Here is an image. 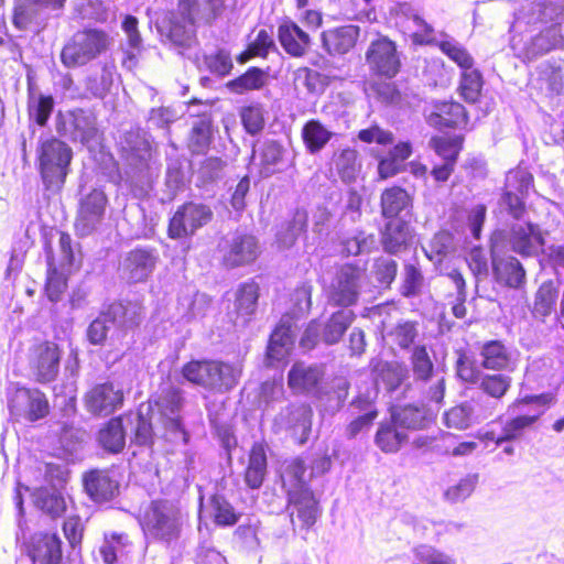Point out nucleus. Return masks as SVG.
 Masks as SVG:
<instances>
[{
    "label": "nucleus",
    "instance_id": "nucleus-16",
    "mask_svg": "<svg viewBox=\"0 0 564 564\" xmlns=\"http://www.w3.org/2000/svg\"><path fill=\"white\" fill-rule=\"evenodd\" d=\"M415 231L410 221L399 218L388 220L380 232V245L388 254L408 250L414 242Z\"/></svg>",
    "mask_w": 564,
    "mask_h": 564
},
{
    "label": "nucleus",
    "instance_id": "nucleus-63",
    "mask_svg": "<svg viewBox=\"0 0 564 564\" xmlns=\"http://www.w3.org/2000/svg\"><path fill=\"white\" fill-rule=\"evenodd\" d=\"M154 437L155 433L151 419L139 413L132 434V443L141 447H152L154 444Z\"/></svg>",
    "mask_w": 564,
    "mask_h": 564
},
{
    "label": "nucleus",
    "instance_id": "nucleus-13",
    "mask_svg": "<svg viewBox=\"0 0 564 564\" xmlns=\"http://www.w3.org/2000/svg\"><path fill=\"white\" fill-rule=\"evenodd\" d=\"M218 250L221 253V264L227 269L250 264L260 253L258 240L250 234H235L229 239H223Z\"/></svg>",
    "mask_w": 564,
    "mask_h": 564
},
{
    "label": "nucleus",
    "instance_id": "nucleus-37",
    "mask_svg": "<svg viewBox=\"0 0 564 564\" xmlns=\"http://www.w3.org/2000/svg\"><path fill=\"white\" fill-rule=\"evenodd\" d=\"M558 286L552 280L543 281L536 289L533 297L531 313L535 318L544 319L555 312L558 300Z\"/></svg>",
    "mask_w": 564,
    "mask_h": 564
},
{
    "label": "nucleus",
    "instance_id": "nucleus-27",
    "mask_svg": "<svg viewBox=\"0 0 564 564\" xmlns=\"http://www.w3.org/2000/svg\"><path fill=\"white\" fill-rule=\"evenodd\" d=\"M291 326L279 323L272 330L267 346V362L269 366L286 364L293 348Z\"/></svg>",
    "mask_w": 564,
    "mask_h": 564
},
{
    "label": "nucleus",
    "instance_id": "nucleus-31",
    "mask_svg": "<svg viewBox=\"0 0 564 564\" xmlns=\"http://www.w3.org/2000/svg\"><path fill=\"white\" fill-rule=\"evenodd\" d=\"M260 286L254 280L239 284L234 302L235 321L248 323L257 311Z\"/></svg>",
    "mask_w": 564,
    "mask_h": 564
},
{
    "label": "nucleus",
    "instance_id": "nucleus-64",
    "mask_svg": "<svg viewBox=\"0 0 564 564\" xmlns=\"http://www.w3.org/2000/svg\"><path fill=\"white\" fill-rule=\"evenodd\" d=\"M373 274L378 283L389 288L398 274V263L393 259L378 258L373 262Z\"/></svg>",
    "mask_w": 564,
    "mask_h": 564
},
{
    "label": "nucleus",
    "instance_id": "nucleus-17",
    "mask_svg": "<svg viewBox=\"0 0 564 564\" xmlns=\"http://www.w3.org/2000/svg\"><path fill=\"white\" fill-rule=\"evenodd\" d=\"M28 555L32 564H62V541L56 533H36L31 538Z\"/></svg>",
    "mask_w": 564,
    "mask_h": 564
},
{
    "label": "nucleus",
    "instance_id": "nucleus-56",
    "mask_svg": "<svg viewBox=\"0 0 564 564\" xmlns=\"http://www.w3.org/2000/svg\"><path fill=\"white\" fill-rule=\"evenodd\" d=\"M67 286L68 279L63 272L54 265L47 269L44 292L51 302L56 303L61 301Z\"/></svg>",
    "mask_w": 564,
    "mask_h": 564
},
{
    "label": "nucleus",
    "instance_id": "nucleus-54",
    "mask_svg": "<svg viewBox=\"0 0 564 564\" xmlns=\"http://www.w3.org/2000/svg\"><path fill=\"white\" fill-rule=\"evenodd\" d=\"M394 345L401 350L412 348L419 337V322L416 321H400L389 332Z\"/></svg>",
    "mask_w": 564,
    "mask_h": 564
},
{
    "label": "nucleus",
    "instance_id": "nucleus-15",
    "mask_svg": "<svg viewBox=\"0 0 564 564\" xmlns=\"http://www.w3.org/2000/svg\"><path fill=\"white\" fill-rule=\"evenodd\" d=\"M427 123L438 130L466 129L469 123V113L463 104L456 100H443L433 105L426 117Z\"/></svg>",
    "mask_w": 564,
    "mask_h": 564
},
{
    "label": "nucleus",
    "instance_id": "nucleus-18",
    "mask_svg": "<svg viewBox=\"0 0 564 564\" xmlns=\"http://www.w3.org/2000/svg\"><path fill=\"white\" fill-rule=\"evenodd\" d=\"M360 28L355 24H345L324 30L321 33L322 47L332 56L345 55L358 43Z\"/></svg>",
    "mask_w": 564,
    "mask_h": 564
},
{
    "label": "nucleus",
    "instance_id": "nucleus-36",
    "mask_svg": "<svg viewBox=\"0 0 564 564\" xmlns=\"http://www.w3.org/2000/svg\"><path fill=\"white\" fill-rule=\"evenodd\" d=\"M413 199L406 189L401 186H391L381 193L380 208L381 215L386 219H399L398 216L412 208Z\"/></svg>",
    "mask_w": 564,
    "mask_h": 564
},
{
    "label": "nucleus",
    "instance_id": "nucleus-44",
    "mask_svg": "<svg viewBox=\"0 0 564 564\" xmlns=\"http://www.w3.org/2000/svg\"><path fill=\"white\" fill-rule=\"evenodd\" d=\"M352 311H336L334 312L324 325L322 337L325 344H337L355 321Z\"/></svg>",
    "mask_w": 564,
    "mask_h": 564
},
{
    "label": "nucleus",
    "instance_id": "nucleus-50",
    "mask_svg": "<svg viewBox=\"0 0 564 564\" xmlns=\"http://www.w3.org/2000/svg\"><path fill=\"white\" fill-rule=\"evenodd\" d=\"M540 416L541 414L538 413L511 417L505 423L501 434L496 440V445H501L520 438L527 429H530L538 422Z\"/></svg>",
    "mask_w": 564,
    "mask_h": 564
},
{
    "label": "nucleus",
    "instance_id": "nucleus-20",
    "mask_svg": "<svg viewBox=\"0 0 564 564\" xmlns=\"http://www.w3.org/2000/svg\"><path fill=\"white\" fill-rule=\"evenodd\" d=\"M110 324L117 325L123 333L138 329L144 318V306L138 301H115L104 307Z\"/></svg>",
    "mask_w": 564,
    "mask_h": 564
},
{
    "label": "nucleus",
    "instance_id": "nucleus-47",
    "mask_svg": "<svg viewBox=\"0 0 564 564\" xmlns=\"http://www.w3.org/2000/svg\"><path fill=\"white\" fill-rule=\"evenodd\" d=\"M210 516L216 525L232 527L240 517L241 512L227 499L226 496H210Z\"/></svg>",
    "mask_w": 564,
    "mask_h": 564
},
{
    "label": "nucleus",
    "instance_id": "nucleus-40",
    "mask_svg": "<svg viewBox=\"0 0 564 564\" xmlns=\"http://www.w3.org/2000/svg\"><path fill=\"white\" fill-rule=\"evenodd\" d=\"M390 415L402 430H423L432 422L427 411L423 406L414 404H405L394 409Z\"/></svg>",
    "mask_w": 564,
    "mask_h": 564
},
{
    "label": "nucleus",
    "instance_id": "nucleus-39",
    "mask_svg": "<svg viewBox=\"0 0 564 564\" xmlns=\"http://www.w3.org/2000/svg\"><path fill=\"white\" fill-rule=\"evenodd\" d=\"M334 137L321 120L310 119L301 129V138L306 151L316 154L322 151Z\"/></svg>",
    "mask_w": 564,
    "mask_h": 564
},
{
    "label": "nucleus",
    "instance_id": "nucleus-7",
    "mask_svg": "<svg viewBox=\"0 0 564 564\" xmlns=\"http://www.w3.org/2000/svg\"><path fill=\"white\" fill-rule=\"evenodd\" d=\"M365 59L370 72L380 78L392 79L402 67L397 43L383 34H378L370 42Z\"/></svg>",
    "mask_w": 564,
    "mask_h": 564
},
{
    "label": "nucleus",
    "instance_id": "nucleus-34",
    "mask_svg": "<svg viewBox=\"0 0 564 564\" xmlns=\"http://www.w3.org/2000/svg\"><path fill=\"white\" fill-rule=\"evenodd\" d=\"M324 372L318 366H305L303 362H295L288 373V384L294 392H308L316 389Z\"/></svg>",
    "mask_w": 564,
    "mask_h": 564
},
{
    "label": "nucleus",
    "instance_id": "nucleus-46",
    "mask_svg": "<svg viewBox=\"0 0 564 564\" xmlns=\"http://www.w3.org/2000/svg\"><path fill=\"white\" fill-rule=\"evenodd\" d=\"M83 486L86 494H115L119 482L106 469H89L83 474Z\"/></svg>",
    "mask_w": 564,
    "mask_h": 564
},
{
    "label": "nucleus",
    "instance_id": "nucleus-57",
    "mask_svg": "<svg viewBox=\"0 0 564 564\" xmlns=\"http://www.w3.org/2000/svg\"><path fill=\"white\" fill-rule=\"evenodd\" d=\"M205 67L218 77L229 75L234 68L231 55L224 48L217 50L213 53L203 56Z\"/></svg>",
    "mask_w": 564,
    "mask_h": 564
},
{
    "label": "nucleus",
    "instance_id": "nucleus-1",
    "mask_svg": "<svg viewBox=\"0 0 564 564\" xmlns=\"http://www.w3.org/2000/svg\"><path fill=\"white\" fill-rule=\"evenodd\" d=\"M72 160V148L59 138L50 137L39 141L37 171L46 191L61 192L69 173Z\"/></svg>",
    "mask_w": 564,
    "mask_h": 564
},
{
    "label": "nucleus",
    "instance_id": "nucleus-21",
    "mask_svg": "<svg viewBox=\"0 0 564 564\" xmlns=\"http://www.w3.org/2000/svg\"><path fill=\"white\" fill-rule=\"evenodd\" d=\"M517 182V186L510 184L505 185L500 194L499 207L512 219L519 220L522 219L528 212V188L529 185L532 184L533 177L532 175H528L527 177L521 176Z\"/></svg>",
    "mask_w": 564,
    "mask_h": 564
},
{
    "label": "nucleus",
    "instance_id": "nucleus-35",
    "mask_svg": "<svg viewBox=\"0 0 564 564\" xmlns=\"http://www.w3.org/2000/svg\"><path fill=\"white\" fill-rule=\"evenodd\" d=\"M408 441V434L393 422L390 416L389 420L379 423L378 430L375 434V444L377 447L386 453L393 454L401 449Z\"/></svg>",
    "mask_w": 564,
    "mask_h": 564
},
{
    "label": "nucleus",
    "instance_id": "nucleus-61",
    "mask_svg": "<svg viewBox=\"0 0 564 564\" xmlns=\"http://www.w3.org/2000/svg\"><path fill=\"white\" fill-rule=\"evenodd\" d=\"M456 375L460 381L468 384H478L484 376L475 360L465 352H462L456 360Z\"/></svg>",
    "mask_w": 564,
    "mask_h": 564
},
{
    "label": "nucleus",
    "instance_id": "nucleus-12",
    "mask_svg": "<svg viewBox=\"0 0 564 564\" xmlns=\"http://www.w3.org/2000/svg\"><path fill=\"white\" fill-rule=\"evenodd\" d=\"M528 87L540 99H552L564 91V70L556 61H545L529 75Z\"/></svg>",
    "mask_w": 564,
    "mask_h": 564
},
{
    "label": "nucleus",
    "instance_id": "nucleus-8",
    "mask_svg": "<svg viewBox=\"0 0 564 564\" xmlns=\"http://www.w3.org/2000/svg\"><path fill=\"white\" fill-rule=\"evenodd\" d=\"M213 219V210L209 206L185 202L177 207L169 219L166 234L171 239H184L192 237L199 228L206 226Z\"/></svg>",
    "mask_w": 564,
    "mask_h": 564
},
{
    "label": "nucleus",
    "instance_id": "nucleus-38",
    "mask_svg": "<svg viewBox=\"0 0 564 564\" xmlns=\"http://www.w3.org/2000/svg\"><path fill=\"white\" fill-rule=\"evenodd\" d=\"M213 142V120L209 115L203 113L198 116V120L194 122L188 138L187 148L192 154L204 155L208 152Z\"/></svg>",
    "mask_w": 564,
    "mask_h": 564
},
{
    "label": "nucleus",
    "instance_id": "nucleus-14",
    "mask_svg": "<svg viewBox=\"0 0 564 564\" xmlns=\"http://www.w3.org/2000/svg\"><path fill=\"white\" fill-rule=\"evenodd\" d=\"M510 249L522 258H533L544 251L546 239L539 224H514L508 234Z\"/></svg>",
    "mask_w": 564,
    "mask_h": 564
},
{
    "label": "nucleus",
    "instance_id": "nucleus-48",
    "mask_svg": "<svg viewBox=\"0 0 564 564\" xmlns=\"http://www.w3.org/2000/svg\"><path fill=\"white\" fill-rule=\"evenodd\" d=\"M289 508L305 528L312 527L317 518L318 502L315 496H291Z\"/></svg>",
    "mask_w": 564,
    "mask_h": 564
},
{
    "label": "nucleus",
    "instance_id": "nucleus-55",
    "mask_svg": "<svg viewBox=\"0 0 564 564\" xmlns=\"http://www.w3.org/2000/svg\"><path fill=\"white\" fill-rule=\"evenodd\" d=\"M184 392L178 387H170L154 401L155 406L159 410L160 416L181 414V410L184 405Z\"/></svg>",
    "mask_w": 564,
    "mask_h": 564
},
{
    "label": "nucleus",
    "instance_id": "nucleus-53",
    "mask_svg": "<svg viewBox=\"0 0 564 564\" xmlns=\"http://www.w3.org/2000/svg\"><path fill=\"white\" fill-rule=\"evenodd\" d=\"M152 156L150 143L144 139L137 140L132 145L124 148L121 158L133 170L142 171L149 167Z\"/></svg>",
    "mask_w": 564,
    "mask_h": 564
},
{
    "label": "nucleus",
    "instance_id": "nucleus-49",
    "mask_svg": "<svg viewBox=\"0 0 564 564\" xmlns=\"http://www.w3.org/2000/svg\"><path fill=\"white\" fill-rule=\"evenodd\" d=\"M511 377L497 371V373H485L478 383L479 390L487 397L501 400L511 389Z\"/></svg>",
    "mask_w": 564,
    "mask_h": 564
},
{
    "label": "nucleus",
    "instance_id": "nucleus-23",
    "mask_svg": "<svg viewBox=\"0 0 564 564\" xmlns=\"http://www.w3.org/2000/svg\"><path fill=\"white\" fill-rule=\"evenodd\" d=\"M278 40L284 52L292 57L304 56L312 43L310 34L291 19H284L279 24Z\"/></svg>",
    "mask_w": 564,
    "mask_h": 564
},
{
    "label": "nucleus",
    "instance_id": "nucleus-59",
    "mask_svg": "<svg viewBox=\"0 0 564 564\" xmlns=\"http://www.w3.org/2000/svg\"><path fill=\"white\" fill-rule=\"evenodd\" d=\"M373 90L382 102L390 105H401L411 95L408 88L402 89L394 82L376 84Z\"/></svg>",
    "mask_w": 564,
    "mask_h": 564
},
{
    "label": "nucleus",
    "instance_id": "nucleus-22",
    "mask_svg": "<svg viewBox=\"0 0 564 564\" xmlns=\"http://www.w3.org/2000/svg\"><path fill=\"white\" fill-rule=\"evenodd\" d=\"M156 261L153 249L134 248L127 253L122 272L130 283L144 282L154 270Z\"/></svg>",
    "mask_w": 564,
    "mask_h": 564
},
{
    "label": "nucleus",
    "instance_id": "nucleus-45",
    "mask_svg": "<svg viewBox=\"0 0 564 564\" xmlns=\"http://www.w3.org/2000/svg\"><path fill=\"white\" fill-rule=\"evenodd\" d=\"M400 564H456V560L432 545L421 544L404 555Z\"/></svg>",
    "mask_w": 564,
    "mask_h": 564
},
{
    "label": "nucleus",
    "instance_id": "nucleus-29",
    "mask_svg": "<svg viewBox=\"0 0 564 564\" xmlns=\"http://www.w3.org/2000/svg\"><path fill=\"white\" fill-rule=\"evenodd\" d=\"M480 366L490 371L513 370V361L508 347L498 339L485 341L479 351Z\"/></svg>",
    "mask_w": 564,
    "mask_h": 564
},
{
    "label": "nucleus",
    "instance_id": "nucleus-26",
    "mask_svg": "<svg viewBox=\"0 0 564 564\" xmlns=\"http://www.w3.org/2000/svg\"><path fill=\"white\" fill-rule=\"evenodd\" d=\"M370 371L375 383L381 384L390 393L397 391L408 378L406 367L399 361L371 360Z\"/></svg>",
    "mask_w": 564,
    "mask_h": 564
},
{
    "label": "nucleus",
    "instance_id": "nucleus-60",
    "mask_svg": "<svg viewBox=\"0 0 564 564\" xmlns=\"http://www.w3.org/2000/svg\"><path fill=\"white\" fill-rule=\"evenodd\" d=\"M110 319L102 308L98 316L88 325L86 330L87 340L95 346H102L108 338Z\"/></svg>",
    "mask_w": 564,
    "mask_h": 564
},
{
    "label": "nucleus",
    "instance_id": "nucleus-42",
    "mask_svg": "<svg viewBox=\"0 0 564 564\" xmlns=\"http://www.w3.org/2000/svg\"><path fill=\"white\" fill-rule=\"evenodd\" d=\"M432 350L424 344L411 348L409 361L415 381L427 382L434 375Z\"/></svg>",
    "mask_w": 564,
    "mask_h": 564
},
{
    "label": "nucleus",
    "instance_id": "nucleus-10",
    "mask_svg": "<svg viewBox=\"0 0 564 564\" xmlns=\"http://www.w3.org/2000/svg\"><path fill=\"white\" fill-rule=\"evenodd\" d=\"M365 269L355 263H346L339 268L328 292L332 306L349 307L357 303L360 281Z\"/></svg>",
    "mask_w": 564,
    "mask_h": 564
},
{
    "label": "nucleus",
    "instance_id": "nucleus-4",
    "mask_svg": "<svg viewBox=\"0 0 564 564\" xmlns=\"http://www.w3.org/2000/svg\"><path fill=\"white\" fill-rule=\"evenodd\" d=\"M111 45L110 35L102 29L84 28L76 31L63 45L61 63L66 68L87 65L105 54Z\"/></svg>",
    "mask_w": 564,
    "mask_h": 564
},
{
    "label": "nucleus",
    "instance_id": "nucleus-33",
    "mask_svg": "<svg viewBox=\"0 0 564 564\" xmlns=\"http://www.w3.org/2000/svg\"><path fill=\"white\" fill-rule=\"evenodd\" d=\"M99 445L108 453L119 454L126 446V429L123 415L111 416L98 431Z\"/></svg>",
    "mask_w": 564,
    "mask_h": 564
},
{
    "label": "nucleus",
    "instance_id": "nucleus-43",
    "mask_svg": "<svg viewBox=\"0 0 564 564\" xmlns=\"http://www.w3.org/2000/svg\"><path fill=\"white\" fill-rule=\"evenodd\" d=\"M484 85L485 79L481 72L474 67L460 72L457 93L466 102L477 104L481 99Z\"/></svg>",
    "mask_w": 564,
    "mask_h": 564
},
{
    "label": "nucleus",
    "instance_id": "nucleus-2",
    "mask_svg": "<svg viewBox=\"0 0 564 564\" xmlns=\"http://www.w3.org/2000/svg\"><path fill=\"white\" fill-rule=\"evenodd\" d=\"M181 375L188 383L214 393H226L239 382V373L231 364L210 358L186 361Z\"/></svg>",
    "mask_w": 564,
    "mask_h": 564
},
{
    "label": "nucleus",
    "instance_id": "nucleus-24",
    "mask_svg": "<svg viewBox=\"0 0 564 564\" xmlns=\"http://www.w3.org/2000/svg\"><path fill=\"white\" fill-rule=\"evenodd\" d=\"M283 420L294 441L302 445L312 432L313 410L307 403H293L285 408Z\"/></svg>",
    "mask_w": 564,
    "mask_h": 564
},
{
    "label": "nucleus",
    "instance_id": "nucleus-9",
    "mask_svg": "<svg viewBox=\"0 0 564 564\" xmlns=\"http://www.w3.org/2000/svg\"><path fill=\"white\" fill-rule=\"evenodd\" d=\"M124 391L112 381H105L89 388L83 398L86 411L96 417H106L124 404Z\"/></svg>",
    "mask_w": 564,
    "mask_h": 564
},
{
    "label": "nucleus",
    "instance_id": "nucleus-19",
    "mask_svg": "<svg viewBox=\"0 0 564 564\" xmlns=\"http://www.w3.org/2000/svg\"><path fill=\"white\" fill-rule=\"evenodd\" d=\"M491 268L497 284L511 290H521L525 286L527 271L514 256L494 257Z\"/></svg>",
    "mask_w": 564,
    "mask_h": 564
},
{
    "label": "nucleus",
    "instance_id": "nucleus-28",
    "mask_svg": "<svg viewBox=\"0 0 564 564\" xmlns=\"http://www.w3.org/2000/svg\"><path fill=\"white\" fill-rule=\"evenodd\" d=\"M361 160L356 149L347 147L335 151L329 160V171L334 172L341 182H355L361 172Z\"/></svg>",
    "mask_w": 564,
    "mask_h": 564
},
{
    "label": "nucleus",
    "instance_id": "nucleus-32",
    "mask_svg": "<svg viewBox=\"0 0 564 564\" xmlns=\"http://www.w3.org/2000/svg\"><path fill=\"white\" fill-rule=\"evenodd\" d=\"M55 100L52 95L35 94V85L33 80L28 77V101L26 112L31 121L39 127H45L53 113Z\"/></svg>",
    "mask_w": 564,
    "mask_h": 564
},
{
    "label": "nucleus",
    "instance_id": "nucleus-58",
    "mask_svg": "<svg viewBox=\"0 0 564 564\" xmlns=\"http://www.w3.org/2000/svg\"><path fill=\"white\" fill-rule=\"evenodd\" d=\"M438 47L462 72L474 68L475 61L470 53L462 45L452 41H442Z\"/></svg>",
    "mask_w": 564,
    "mask_h": 564
},
{
    "label": "nucleus",
    "instance_id": "nucleus-11",
    "mask_svg": "<svg viewBox=\"0 0 564 564\" xmlns=\"http://www.w3.org/2000/svg\"><path fill=\"white\" fill-rule=\"evenodd\" d=\"M108 197L100 188H93L78 203L74 221L75 231L78 236L91 235L104 220Z\"/></svg>",
    "mask_w": 564,
    "mask_h": 564
},
{
    "label": "nucleus",
    "instance_id": "nucleus-52",
    "mask_svg": "<svg viewBox=\"0 0 564 564\" xmlns=\"http://www.w3.org/2000/svg\"><path fill=\"white\" fill-rule=\"evenodd\" d=\"M239 117L245 131L250 135L261 133L265 127V110L260 102L242 106Z\"/></svg>",
    "mask_w": 564,
    "mask_h": 564
},
{
    "label": "nucleus",
    "instance_id": "nucleus-41",
    "mask_svg": "<svg viewBox=\"0 0 564 564\" xmlns=\"http://www.w3.org/2000/svg\"><path fill=\"white\" fill-rule=\"evenodd\" d=\"M464 134H436L430 141V148L445 162L457 163L464 149Z\"/></svg>",
    "mask_w": 564,
    "mask_h": 564
},
{
    "label": "nucleus",
    "instance_id": "nucleus-6",
    "mask_svg": "<svg viewBox=\"0 0 564 564\" xmlns=\"http://www.w3.org/2000/svg\"><path fill=\"white\" fill-rule=\"evenodd\" d=\"M62 358L63 349L56 341L34 339L26 352L30 377L40 384L54 382L59 375Z\"/></svg>",
    "mask_w": 564,
    "mask_h": 564
},
{
    "label": "nucleus",
    "instance_id": "nucleus-51",
    "mask_svg": "<svg viewBox=\"0 0 564 564\" xmlns=\"http://www.w3.org/2000/svg\"><path fill=\"white\" fill-rule=\"evenodd\" d=\"M265 85L262 69L250 67L243 74L229 80L226 87L234 94L242 95L247 91L259 90Z\"/></svg>",
    "mask_w": 564,
    "mask_h": 564
},
{
    "label": "nucleus",
    "instance_id": "nucleus-62",
    "mask_svg": "<svg viewBox=\"0 0 564 564\" xmlns=\"http://www.w3.org/2000/svg\"><path fill=\"white\" fill-rule=\"evenodd\" d=\"M423 283L421 269L414 263L404 264L403 281L401 294L405 297H412L419 294Z\"/></svg>",
    "mask_w": 564,
    "mask_h": 564
},
{
    "label": "nucleus",
    "instance_id": "nucleus-25",
    "mask_svg": "<svg viewBox=\"0 0 564 564\" xmlns=\"http://www.w3.org/2000/svg\"><path fill=\"white\" fill-rule=\"evenodd\" d=\"M268 443L264 440L253 442L248 452V462L243 471L246 485L252 489H259L268 473Z\"/></svg>",
    "mask_w": 564,
    "mask_h": 564
},
{
    "label": "nucleus",
    "instance_id": "nucleus-5",
    "mask_svg": "<svg viewBox=\"0 0 564 564\" xmlns=\"http://www.w3.org/2000/svg\"><path fill=\"white\" fill-rule=\"evenodd\" d=\"M7 408L11 421L17 423L32 424L46 419L51 413V404L45 392L19 383L8 391Z\"/></svg>",
    "mask_w": 564,
    "mask_h": 564
},
{
    "label": "nucleus",
    "instance_id": "nucleus-3",
    "mask_svg": "<svg viewBox=\"0 0 564 564\" xmlns=\"http://www.w3.org/2000/svg\"><path fill=\"white\" fill-rule=\"evenodd\" d=\"M143 532L154 540L170 543L181 533V511L164 499L143 503L137 514Z\"/></svg>",
    "mask_w": 564,
    "mask_h": 564
},
{
    "label": "nucleus",
    "instance_id": "nucleus-30",
    "mask_svg": "<svg viewBox=\"0 0 564 564\" xmlns=\"http://www.w3.org/2000/svg\"><path fill=\"white\" fill-rule=\"evenodd\" d=\"M159 31L170 42L180 47H189L196 40V24H189L174 13H169L159 26Z\"/></svg>",
    "mask_w": 564,
    "mask_h": 564
}]
</instances>
